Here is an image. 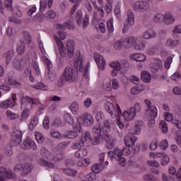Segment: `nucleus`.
I'll list each match as a JSON object with an SVG mask.
<instances>
[{
	"label": "nucleus",
	"mask_w": 181,
	"mask_h": 181,
	"mask_svg": "<svg viewBox=\"0 0 181 181\" xmlns=\"http://www.w3.org/2000/svg\"><path fill=\"white\" fill-rule=\"evenodd\" d=\"M93 132L98 135H101L103 138V142L105 141L107 143L106 148L107 149H112L115 145V140L112 139L110 132H111V122L108 120H105L101 127L100 124L95 125L93 128Z\"/></svg>",
	"instance_id": "obj_1"
},
{
	"label": "nucleus",
	"mask_w": 181,
	"mask_h": 181,
	"mask_svg": "<svg viewBox=\"0 0 181 181\" xmlns=\"http://www.w3.org/2000/svg\"><path fill=\"white\" fill-rule=\"evenodd\" d=\"M103 136L98 135L94 138V139H91V134L88 132H86L81 136V140L79 141H76L75 144L72 145V149H78L79 148H83L85 144H88L90 142L92 145H100V144H103Z\"/></svg>",
	"instance_id": "obj_2"
},
{
	"label": "nucleus",
	"mask_w": 181,
	"mask_h": 181,
	"mask_svg": "<svg viewBox=\"0 0 181 181\" xmlns=\"http://www.w3.org/2000/svg\"><path fill=\"white\" fill-rule=\"evenodd\" d=\"M105 110L108 112V114H110V115H111L112 118L117 117V115H118L116 124L120 129H124V123H122L121 118L119 117L122 115V110H121L119 105L116 104V106L115 107L114 104L111 102H106L105 104Z\"/></svg>",
	"instance_id": "obj_3"
},
{
	"label": "nucleus",
	"mask_w": 181,
	"mask_h": 181,
	"mask_svg": "<svg viewBox=\"0 0 181 181\" xmlns=\"http://www.w3.org/2000/svg\"><path fill=\"white\" fill-rule=\"evenodd\" d=\"M77 124H74L73 128L74 129H77L79 134L83 132V128L81 125L83 127H91L93 124H94V117L90 114L85 113L81 116L77 117Z\"/></svg>",
	"instance_id": "obj_4"
},
{
	"label": "nucleus",
	"mask_w": 181,
	"mask_h": 181,
	"mask_svg": "<svg viewBox=\"0 0 181 181\" xmlns=\"http://www.w3.org/2000/svg\"><path fill=\"white\" fill-rule=\"evenodd\" d=\"M83 62H84V59L79 54L78 59H75L74 67L77 71L81 73L84 78L88 79L90 77V63L88 62L86 65H83Z\"/></svg>",
	"instance_id": "obj_5"
},
{
	"label": "nucleus",
	"mask_w": 181,
	"mask_h": 181,
	"mask_svg": "<svg viewBox=\"0 0 181 181\" xmlns=\"http://www.w3.org/2000/svg\"><path fill=\"white\" fill-rule=\"evenodd\" d=\"M66 37L67 34L64 31H59L57 34L54 35V36L55 42L58 47L59 54L62 57H65V56L67 54V49H66V47H64L63 42H62V40H64Z\"/></svg>",
	"instance_id": "obj_6"
},
{
	"label": "nucleus",
	"mask_w": 181,
	"mask_h": 181,
	"mask_svg": "<svg viewBox=\"0 0 181 181\" xmlns=\"http://www.w3.org/2000/svg\"><path fill=\"white\" fill-rule=\"evenodd\" d=\"M107 156L112 160L115 159L121 166H125L127 165V160L122 157V151L119 148H115L114 151H109L107 153Z\"/></svg>",
	"instance_id": "obj_7"
},
{
	"label": "nucleus",
	"mask_w": 181,
	"mask_h": 181,
	"mask_svg": "<svg viewBox=\"0 0 181 181\" xmlns=\"http://www.w3.org/2000/svg\"><path fill=\"white\" fill-rule=\"evenodd\" d=\"M16 100L18 98L16 97V93L11 94V99L8 98L5 100H2L0 103V108L2 110H8V108H13L15 105H16Z\"/></svg>",
	"instance_id": "obj_8"
},
{
	"label": "nucleus",
	"mask_w": 181,
	"mask_h": 181,
	"mask_svg": "<svg viewBox=\"0 0 181 181\" xmlns=\"http://www.w3.org/2000/svg\"><path fill=\"white\" fill-rule=\"evenodd\" d=\"M23 37H24L25 42L20 41L17 44L16 50L18 54H23V53H25V44L29 45V43H30L31 39L28 32H25L23 33Z\"/></svg>",
	"instance_id": "obj_9"
},
{
	"label": "nucleus",
	"mask_w": 181,
	"mask_h": 181,
	"mask_svg": "<svg viewBox=\"0 0 181 181\" xmlns=\"http://www.w3.org/2000/svg\"><path fill=\"white\" fill-rule=\"evenodd\" d=\"M75 19L79 26H81L82 25L83 29H86V28H87L90 23L88 15H85L84 19L83 21V11H81V10H78L76 13Z\"/></svg>",
	"instance_id": "obj_10"
},
{
	"label": "nucleus",
	"mask_w": 181,
	"mask_h": 181,
	"mask_svg": "<svg viewBox=\"0 0 181 181\" xmlns=\"http://www.w3.org/2000/svg\"><path fill=\"white\" fill-rule=\"evenodd\" d=\"M75 78L76 74H74V70L73 68L70 66L66 67L62 76V81L71 83V81H73Z\"/></svg>",
	"instance_id": "obj_11"
},
{
	"label": "nucleus",
	"mask_w": 181,
	"mask_h": 181,
	"mask_svg": "<svg viewBox=\"0 0 181 181\" xmlns=\"http://www.w3.org/2000/svg\"><path fill=\"white\" fill-rule=\"evenodd\" d=\"M144 102L146 105V115H148V117H151L152 118H157L158 108H156L155 105H152V102H151V100H149L148 99H146Z\"/></svg>",
	"instance_id": "obj_12"
},
{
	"label": "nucleus",
	"mask_w": 181,
	"mask_h": 181,
	"mask_svg": "<svg viewBox=\"0 0 181 181\" xmlns=\"http://www.w3.org/2000/svg\"><path fill=\"white\" fill-rule=\"evenodd\" d=\"M134 24L135 16H134V13H132V11H129L127 12V23L124 25L123 33H127V32L129 30V28H131V26H134Z\"/></svg>",
	"instance_id": "obj_13"
},
{
	"label": "nucleus",
	"mask_w": 181,
	"mask_h": 181,
	"mask_svg": "<svg viewBox=\"0 0 181 181\" xmlns=\"http://www.w3.org/2000/svg\"><path fill=\"white\" fill-rule=\"evenodd\" d=\"M38 45H39L40 50L42 54V60L44 61L45 64H47L48 71H50V69L53 67V64H52V62H50V60H49V59L47 58V54H46V49H45L43 42H42V41H40L38 42Z\"/></svg>",
	"instance_id": "obj_14"
},
{
	"label": "nucleus",
	"mask_w": 181,
	"mask_h": 181,
	"mask_svg": "<svg viewBox=\"0 0 181 181\" xmlns=\"http://www.w3.org/2000/svg\"><path fill=\"white\" fill-rule=\"evenodd\" d=\"M23 133L20 129H16L11 135V144L12 145H19L22 142V138Z\"/></svg>",
	"instance_id": "obj_15"
},
{
	"label": "nucleus",
	"mask_w": 181,
	"mask_h": 181,
	"mask_svg": "<svg viewBox=\"0 0 181 181\" xmlns=\"http://www.w3.org/2000/svg\"><path fill=\"white\" fill-rule=\"evenodd\" d=\"M139 41L138 37H127L123 40V47L124 49H129L131 47H135V45H136V42Z\"/></svg>",
	"instance_id": "obj_16"
},
{
	"label": "nucleus",
	"mask_w": 181,
	"mask_h": 181,
	"mask_svg": "<svg viewBox=\"0 0 181 181\" xmlns=\"http://www.w3.org/2000/svg\"><path fill=\"white\" fill-rule=\"evenodd\" d=\"M32 169H33V165L30 163L25 164H17L14 167L15 172H21V170L23 171L25 175L28 173H30L32 172Z\"/></svg>",
	"instance_id": "obj_17"
},
{
	"label": "nucleus",
	"mask_w": 181,
	"mask_h": 181,
	"mask_svg": "<svg viewBox=\"0 0 181 181\" xmlns=\"http://www.w3.org/2000/svg\"><path fill=\"white\" fill-rule=\"evenodd\" d=\"M134 11L137 12H145L149 9V3L146 1H137L133 4Z\"/></svg>",
	"instance_id": "obj_18"
},
{
	"label": "nucleus",
	"mask_w": 181,
	"mask_h": 181,
	"mask_svg": "<svg viewBox=\"0 0 181 181\" xmlns=\"http://www.w3.org/2000/svg\"><path fill=\"white\" fill-rule=\"evenodd\" d=\"M39 100L33 99L28 95L23 94L20 95V103L21 105H26V104H33V105L39 104Z\"/></svg>",
	"instance_id": "obj_19"
},
{
	"label": "nucleus",
	"mask_w": 181,
	"mask_h": 181,
	"mask_svg": "<svg viewBox=\"0 0 181 181\" xmlns=\"http://www.w3.org/2000/svg\"><path fill=\"white\" fill-rule=\"evenodd\" d=\"M21 147L22 149H33V151H36L37 149L36 143H35L30 137H27L21 145Z\"/></svg>",
	"instance_id": "obj_20"
},
{
	"label": "nucleus",
	"mask_w": 181,
	"mask_h": 181,
	"mask_svg": "<svg viewBox=\"0 0 181 181\" xmlns=\"http://www.w3.org/2000/svg\"><path fill=\"white\" fill-rule=\"evenodd\" d=\"M164 119L167 121L168 122H171V124H173L178 129H181V122L180 121L177 119H173V115L172 113H169V112H164L163 115Z\"/></svg>",
	"instance_id": "obj_21"
},
{
	"label": "nucleus",
	"mask_w": 181,
	"mask_h": 181,
	"mask_svg": "<svg viewBox=\"0 0 181 181\" xmlns=\"http://www.w3.org/2000/svg\"><path fill=\"white\" fill-rule=\"evenodd\" d=\"M5 177L8 179H15L16 175L11 171H6V168L4 167L0 168V181H5Z\"/></svg>",
	"instance_id": "obj_22"
},
{
	"label": "nucleus",
	"mask_w": 181,
	"mask_h": 181,
	"mask_svg": "<svg viewBox=\"0 0 181 181\" xmlns=\"http://www.w3.org/2000/svg\"><path fill=\"white\" fill-rule=\"evenodd\" d=\"M150 69L153 73H156V71L162 70V69H163V63L162 62V60L155 59L154 62L150 64Z\"/></svg>",
	"instance_id": "obj_23"
},
{
	"label": "nucleus",
	"mask_w": 181,
	"mask_h": 181,
	"mask_svg": "<svg viewBox=\"0 0 181 181\" xmlns=\"http://www.w3.org/2000/svg\"><path fill=\"white\" fill-rule=\"evenodd\" d=\"M135 117H136V115L135 112L131 109V107L123 112L124 119H125L127 122L134 121V119H135Z\"/></svg>",
	"instance_id": "obj_24"
},
{
	"label": "nucleus",
	"mask_w": 181,
	"mask_h": 181,
	"mask_svg": "<svg viewBox=\"0 0 181 181\" xmlns=\"http://www.w3.org/2000/svg\"><path fill=\"white\" fill-rule=\"evenodd\" d=\"M54 0H40V11L45 12L53 6Z\"/></svg>",
	"instance_id": "obj_25"
},
{
	"label": "nucleus",
	"mask_w": 181,
	"mask_h": 181,
	"mask_svg": "<svg viewBox=\"0 0 181 181\" xmlns=\"http://www.w3.org/2000/svg\"><path fill=\"white\" fill-rule=\"evenodd\" d=\"M95 62L100 70H104L105 69V59L100 54H94Z\"/></svg>",
	"instance_id": "obj_26"
},
{
	"label": "nucleus",
	"mask_w": 181,
	"mask_h": 181,
	"mask_svg": "<svg viewBox=\"0 0 181 181\" xmlns=\"http://www.w3.org/2000/svg\"><path fill=\"white\" fill-rule=\"evenodd\" d=\"M142 127H144V122L142 120H136L134 122V128L130 132V134L132 135H139Z\"/></svg>",
	"instance_id": "obj_27"
},
{
	"label": "nucleus",
	"mask_w": 181,
	"mask_h": 181,
	"mask_svg": "<svg viewBox=\"0 0 181 181\" xmlns=\"http://www.w3.org/2000/svg\"><path fill=\"white\" fill-rule=\"evenodd\" d=\"M124 141L126 146H127V148H131V146H134V145H135V142L138 141V137L135 136H126Z\"/></svg>",
	"instance_id": "obj_28"
},
{
	"label": "nucleus",
	"mask_w": 181,
	"mask_h": 181,
	"mask_svg": "<svg viewBox=\"0 0 181 181\" xmlns=\"http://www.w3.org/2000/svg\"><path fill=\"white\" fill-rule=\"evenodd\" d=\"M88 151L83 147L78 148V150L74 153L75 158L77 159H84L87 156Z\"/></svg>",
	"instance_id": "obj_29"
},
{
	"label": "nucleus",
	"mask_w": 181,
	"mask_h": 181,
	"mask_svg": "<svg viewBox=\"0 0 181 181\" xmlns=\"http://www.w3.org/2000/svg\"><path fill=\"white\" fill-rule=\"evenodd\" d=\"M54 28L59 30H65L66 28L68 29H74V25H73V23L68 21L65 23L64 25L59 23H57L54 25Z\"/></svg>",
	"instance_id": "obj_30"
},
{
	"label": "nucleus",
	"mask_w": 181,
	"mask_h": 181,
	"mask_svg": "<svg viewBox=\"0 0 181 181\" xmlns=\"http://www.w3.org/2000/svg\"><path fill=\"white\" fill-rule=\"evenodd\" d=\"M67 54L70 59L73 57L74 54V41L69 40L66 43Z\"/></svg>",
	"instance_id": "obj_31"
},
{
	"label": "nucleus",
	"mask_w": 181,
	"mask_h": 181,
	"mask_svg": "<svg viewBox=\"0 0 181 181\" xmlns=\"http://www.w3.org/2000/svg\"><path fill=\"white\" fill-rule=\"evenodd\" d=\"M73 130H69L68 132H66L64 134V136L65 138H68L69 139H76L78 136V131L77 129H74L73 128Z\"/></svg>",
	"instance_id": "obj_32"
},
{
	"label": "nucleus",
	"mask_w": 181,
	"mask_h": 181,
	"mask_svg": "<svg viewBox=\"0 0 181 181\" xmlns=\"http://www.w3.org/2000/svg\"><path fill=\"white\" fill-rule=\"evenodd\" d=\"M5 83H6V84H7V86H18L21 85V82L16 81V79L15 78H13V76H8L7 77H6Z\"/></svg>",
	"instance_id": "obj_33"
},
{
	"label": "nucleus",
	"mask_w": 181,
	"mask_h": 181,
	"mask_svg": "<svg viewBox=\"0 0 181 181\" xmlns=\"http://www.w3.org/2000/svg\"><path fill=\"white\" fill-rule=\"evenodd\" d=\"M131 60H134L135 62H145L146 60V56L144 54H132L130 55Z\"/></svg>",
	"instance_id": "obj_34"
},
{
	"label": "nucleus",
	"mask_w": 181,
	"mask_h": 181,
	"mask_svg": "<svg viewBox=\"0 0 181 181\" xmlns=\"http://www.w3.org/2000/svg\"><path fill=\"white\" fill-rule=\"evenodd\" d=\"M41 156H42V158L48 159V160H54L55 159L54 156L50 153V152H49V151H47L45 148H41Z\"/></svg>",
	"instance_id": "obj_35"
},
{
	"label": "nucleus",
	"mask_w": 181,
	"mask_h": 181,
	"mask_svg": "<svg viewBox=\"0 0 181 181\" xmlns=\"http://www.w3.org/2000/svg\"><path fill=\"white\" fill-rule=\"evenodd\" d=\"M91 163V160H90V158H83L82 160H79L77 162V165L78 166V168H87V166H90Z\"/></svg>",
	"instance_id": "obj_36"
},
{
	"label": "nucleus",
	"mask_w": 181,
	"mask_h": 181,
	"mask_svg": "<svg viewBox=\"0 0 181 181\" xmlns=\"http://www.w3.org/2000/svg\"><path fill=\"white\" fill-rule=\"evenodd\" d=\"M143 39H152L153 37H156V33L152 30H148L145 31L142 35Z\"/></svg>",
	"instance_id": "obj_37"
},
{
	"label": "nucleus",
	"mask_w": 181,
	"mask_h": 181,
	"mask_svg": "<svg viewBox=\"0 0 181 181\" xmlns=\"http://www.w3.org/2000/svg\"><path fill=\"white\" fill-rule=\"evenodd\" d=\"M84 178H81L80 181H97V175L94 173H90L84 176Z\"/></svg>",
	"instance_id": "obj_38"
},
{
	"label": "nucleus",
	"mask_w": 181,
	"mask_h": 181,
	"mask_svg": "<svg viewBox=\"0 0 181 181\" xmlns=\"http://www.w3.org/2000/svg\"><path fill=\"white\" fill-rule=\"evenodd\" d=\"M141 80L144 81V83H150L151 80H152V76L151 74L146 71H143L141 72Z\"/></svg>",
	"instance_id": "obj_39"
},
{
	"label": "nucleus",
	"mask_w": 181,
	"mask_h": 181,
	"mask_svg": "<svg viewBox=\"0 0 181 181\" xmlns=\"http://www.w3.org/2000/svg\"><path fill=\"white\" fill-rule=\"evenodd\" d=\"M163 22H164L165 25H171V23H173V22H175V18L173 15L167 13L164 16Z\"/></svg>",
	"instance_id": "obj_40"
},
{
	"label": "nucleus",
	"mask_w": 181,
	"mask_h": 181,
	"mask_svg": "<svg viewBox=\"0 0 181 181\" xmlns=\"http://www.w3.org/2000/svg\"><path fill=\"white\" fill-rule=\"evenodd\" d=\"M64 119L66 122L69 124V125H71L72 128H73V125H77V124L74 123V119L73 118V116H71V115L69 113L64 114Z\"/></svg>",
	"instance_id": "obj_41"
},
{
	"label": "nucleus",
	"mask_w": 181,
	"mask_h": 181,
	"mask_svg": "<svg viewBox=\"0 0 181 181\" xmlns=\"http://www.w3.org/2000/svg\"><path fill=\"white\" fill-rule=\"evenodd\" d=\"M107 30L109 32V35H112V33H114V18H110L108 21H107Z\"/></svg>",
	"instance_id": "obj_42"
},
{
	"label": "nucleus",
	"mask_w": 181,
	"mask_h": 181,
	"mask_svg": "<svg viewBox=\"0 0 181 181\" xmlns=\"http://www.w3.org/2000/svg\"><path fill=\"white\" fill-rule=\"evenodd\" d=\"M33 88H35V90H41L42 91H47L49 86L43 83H38L37 85L33 86Z\"/></svg>",
	"instance_id": "obj_43"
},
{
	"label": "nucleus",
	"mask_w": 181,
	"mask_h": 181,
	"mask_svg": "<svg viewBox=\"0 0 181 181\" xmlns=\"http://www.w3.org/2000/svg\"><path fill=\"white\" fill-rule=\"evenodd\" d=\"M39 163L42 166H45V168H47L48 169H54V164L53 163L46 161L45 160H43V159L40 160Z\"/></svg>",
	"instance_id": "obj_44"
},
{
	"label": "nucleus",
	"mask_w": 181,
	"mask_h": 181,
	"mask_svg": "<svg viewBox=\"0 0 181 181\" xmlns=\"http://www.w3.org/2000/svg\"><path fill=\"white\" fill-rule=\"evenodd\" d=\"M45 19V14L43 13H37L33 18V22L35 23H40Z\"/></svg>",
	"instance_id": "obj_45"
},
{
	"label": "nucleus",
	"mask_w": 181,
	"mask_h": 181,
	"mask_svg": "<svg viewBox=\"0 0 181 181\" xmlns=\"http://www.w3.org/2000/svg\"><path fill=\"white\" fill-rule=\"evenodd\" d=\"M37 124H39V119L37 118V117L35 116L31 119L28 125L29 129H30V131H33V129H35V127H36Z\"/></svg>",
	"instance_id": "obj_46"
},
{
	"label": "nucleus",
	"mask_w": 181,
	"mask_h": 181,
	"mask_svg": "<svg viewBox=\"0 0 181 181\" xmlns=\"http://www.w3.org/2000/svg\"><path fill=\"white\" fill-rule=\"evenodd\" d=\"M30 116V110L29 109H25L23 110L21 115V121H26Z\"/></svg>",
	"instance_id": "obj_47"
},
{
	"label": "nucleus",
	"mask_w": 181,
	"mask_h": 181,
	"mask_svg": "<svg viewBox=\"0 0 181 181\" xmlns=\"http://www.w3.org/2000/svg\"><path fill=\"white\" fill-rule=\"evenodd\" d=\"M13 67H14V69H16L17 70H22V69H23V61L15 59L13 62Z\"/></svg>",
	"instance_id": "obj_48"
},
{
	"label": "nucleus",
	"mask_w": 181,
	"mask_h": 181,
	"mask_svg": "<svg viewBox=\"0 0 181 181\" xmlns=\"http://www.w3.org/2000/svg\"><path fill=\"white\" fill-rule=\"evenodd\" d=\"M13 55H14L13 50H10L4 54V57L6 60V64H9V62H11L12 57H13Z\"/></svg>",
	"instance_id": "obj_49"
},
{
	"label": "nucleus",
	"mask_w": 181,
	"mask_h": 181,
	"mask_svg": "<svg viewBox=\"0 0 181 181\" xmlns=\"http://www.w3.org/2000/svg\"><path fill=\"white\" fill-rule=\"evenodd\" d=\"M91 170L95 175V173H100L103 170V165L101 164H94L91 167Z\"/></svg>",
	"instance_id": "obj_50"
},
{
	"label": "nucleus",
	"mask_w": 181,
	"mask_h": 181,
	"mask_svg": "<svg viewBox=\"0 0 181 181\" xmlns=\"http://www.w3.org/2000/svg\"><path fill=\"white\" fill-rule=\"evenodd\" d=\"M6 115L8 119L11 120L19 118V115H18V114L13 113L11 110H7L6 112Z\"/></svg>",
	"instance_id": "obj_51"
},
{
	"label": "nucleus",
	"mask_w": 181,
	"mask_h": 181,
	"mask_svg": "<svg viewBox=\"0 0 181 181\" xmlns=\"http://www.w3.org/2000/svg\"><path fill=\"white\" fill-rule=\"evenodd\" d=\"M69 144L70 143L69 142L60 143L59 145L57 146L56 151H57L58 152H62V151H64V149L67 148Z\"/></svg>",
	"instance_id": "obj_52"
},
{
	"label": "nucleus",
	"mask_w": 181,
	"mask_h": 181,
	"mask_svg": "<svg viewBox=\"0 0 181 181\" xmlns=\"http://www.w3.org/2000/svg\"><path fill=\"white\" fill-rule=\"evenodd\" d=\"M178 44L179 41H177V40L168 39L166 42L167 46H169L171 48L175 47Z\"/></svg>",
	"instance_id": "obj_53"
},
{
	"label": "nucleus",
	"mask_w": 181,
	"mask_h": 181,
	"mask_svg": "<svg viewBox=\"0 0 181 181\" xmlns=\"http://www.w3.org/2000/svg\"><path fill=\"white\" fill-rule=\"evenodd\" d=\"M25 76L29 77V80L31 83H33L35 81V78L33 76H32V69L31 68H27L24 71Z\"/></svg>",
	"instance_id": "obj_54"
},
{
	"label": "nucleus",
	"mask_w": 181,
	"mask_h": 181,
	"mask_svg": "<svg viewBox=\"0 0 181 181\" xmlns=\"http://www.w3.org/2000/svg\"><path fill=\"white\" fill-rule=\"evenodd\" d=\"M50 135L52 138H55L56 139H62L63 138V134L56 130L51 131Z\"/></svg>",
	"instance_id": "obj_55"
},
{
	"label": "nucleus",
	"mask_w": 181,
	"mask_h": 181,
	"mask_svg": "<svg viewBox=\"0 0 181 181\" xmlns=\"http://www.w3.org/2000/svg\"><path fill=\"white\" fill-rule=\"evenodd\" d=\"M70 110L72 114H77L78 112V103L74 102L71 104Z\"/></svg>",
	"instance_id": "obj_56"
},
{
	"label": "nucleus",
	"mask_w": 181,
	"mask_h": 181,
	"mask_svg": "<svg viewBox=\"0 0 181 181\" xmlns=\"http://www.w3.org/2000/svg\"><path fill=\"white\" fill-rule=\"evenodd\" d=\"M164 16L162 13H157L154 16L153 21L156 23H160L163 22Z\"/></svg>",
	"instance_id": "obj_57"
},
{
	"label": "nucleus",
	"mask_w": 181,
	"mask_h": 181,
	"mask_svg": "<svg viewBox=\"0 0 181 181\" xmlns=\"http://www.w3.org/2000/svg\"><path fill=\"white\" fill-rule=\"evenodd\" d=\"M142 108V105L139 103H135L134 105L131 107L130 109L135 112L136 115V112H139Z\"/></svg>",
	"instance_id": "obj_58"
},
{
	"label": "nucleus",
	"mask_w": 181,
	"mask_h": 181,
	"mask_svg": "<svg viewBox=\"0 0 181 181\" xmlns=\"http://www.w3.org/2000/svg\"><path fill=\"white\" fill-rule=\"evenodd\" d=\"M110 66L112 67V69L115 70H121V63L117 62V61H113L110 63Z\"/></svg>",
	"instance_id": "obj_59"
},
{
	"label": "nucleus",
	"mask_w": 181,
	"mask_h": 181,
	"mask_svg": "<svg viewBox=\"0 0 181 181\" xmlns=\"http://www.w3.org/2000/svg\"><path fill=\"white\" fill-rule=\"evenodd\" d=\"M103 89L105 91H112V88L111 86V82L110 81H105L103 84Z\"/></svg>",
	"instance_id": "obj_60"
},
{
	"label": "nucleus",
	"mask_w": 181,
	"mask_h": 181,
	"mask_svg": "<svg viewBox=\"0 0 181 181\" xmlns=\"http://www.w3.org/2000/svg\"><path fill=\"white\" fill-rule=\"evenodd\" d=\"M5 154L6 156H12L13 151H12V144H8L5 147Z\"/></svg>",
	"instance_id": "obj_61"
},
{
	"label": "nucleus",
	"mask_w": 181,
	"mask_h": 181,
	"mask_svg": "<svg viewBox=\"0 0 181 181\" xmlns=\"http://www.w3.org/2000/svg\"><path fill=\"white\" fill-rule=\"evenodd\" d=\"M159 127L160 128V129H161L162 132H163V134H166V132H168V124H166L165 121H163V120L160 121Z\"/></svg>",
	"instance_id": "obj_62"
},
{
	"label": "nucleus",
	"mask_w": 181,
	"mask_h": 181,
	"mask_svg": "<svg viewBox=\"0 0 181 181\" xmlns=\"http://www.w3.org/2000/svg\"><path fill=\"white\" fill-rule=\"evenodd\" d=\"M35 139L38 144H42V142L45 141V136H43V134L35 132Z\"/></svg>",
	"instance_id": "obj_63"
},
{
	"label": "nucleus",
	"mask_w": 181,
	"mask_h": 181,
	"mask_svg": "<svg viewBox=\"0 0 181 181\" xmlns=\"http://www.w3.org/2000/svg\"><path fill=\"white\" fill-rule=\"evenodd\" d=\"M112 4L114 3L107 2L105 5V11L106 13H111L112 12Z\"/></svg>",
	"instance_id": "obj_64"
}]
</instances>
